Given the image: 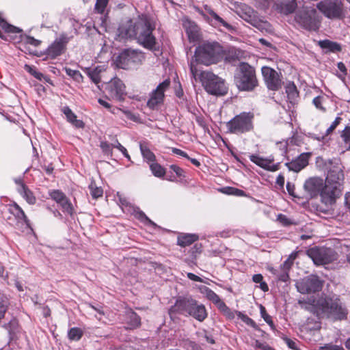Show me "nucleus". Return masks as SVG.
<instances>
[{"mask_svg":"<svg viewBox=\"0 0 350 350\" xmlns=\"http://www.w3.org/2000/svg\"><path fill=\"white\" fill-rule=\"evenodd\" d=\"M302 309L316 314L319 318L327 317L332 320L345 319L347 310L337 297H319L317 299L299 300Z\"/></svg>","mask_w":350,"mask_h":350,"instance_id":"obj_1","label":"nucleus"},{"mask_svg":"<svg viewBox=\"0 0 350 350\" xmlns=\"http://www.w3.org/2000/svg\"><path fill=\"white\" fill-rule=\"evenodd\" d=\"M168 313L172 319L176 314H181L191 317L200 322L204 321L208 316L205 306L191 296L178 297L174 304L170 308Z\"/></svg>","mask_w":350,"mask_h":350,"instance_id":"obj_2","label":"nucleus"},{"mask_svg":"<svg viewBox=\"0 0 350 350\" xmlns=\"http://www.w3.org/2000/svg\"><path fill=\"white\" fill-rule=\"evenodd\" d=\"M343 166L337 160L329 170L323 193L328 196L329 204H332L342 194L344 183Z\"/></svg>","mask_w":350,"mask_h":350,"instance_id":"obj_3","label":"nucleus"},{"mask_svg":"<svg viewBox=\"0 0 350 350\" xmlns=\"http://www.w3.org/2000/svg\"><path fill=\"white\" fill-rule=\"evenodd\" d=\"M195 61L209 66L217 64L223 58L222 46L216 42H204L196 48Z\"/></svg>","mask_w":350,"mask_h":350,"instance_id":"obj_4","label":"nucleus"},{"mask_svg":"<svg viewBox=\"0 0 350 350\" xmlns=\"http://www.w3.org/2000/svg\"><path fill=\"white\" fill-rule=\"evenodd\" d=\"M234 81L240 91L250 92L258 85L254 68L245 62L240 64Z\"/></svg>","mask_w":350,"mask_h":350,"instance_id":"obj_5","label":"nucleus"},{"mask_svg":"<svg viewBox=\"0 0 350 350\" xmlns=\"http://www.w3.org/2000/svg\"><path fill=\"white\" fill-rule=\"evenodd\" d=\"M295 21L305 30L317 31L321 26V17L316 8L305 6L295 13Z\"/></svg>","mask_w":350,"mask_h":350,"instance_id":"obj_6","label":"nucleus"},{"mask_svg":"<svg viewBox=\"0 0 350 350\" xmlns=\"http://www.w3.org/2000/svg\"><path fill=\"white\" fill-rule=\"evenodd\" d=\"M154 29V25L148 17L139 16V24L137 25L134 39L144 48L152 50L156 45V38L152 34Z\"/></svg>","mask_w":350,"mask_h":350,"instance_id":"obj_7","label":"nucleus"},{"mask_svg":"<svg viewBox=\"0 0 350 350\" xmlns=\"http://www.w3.org/2000/svg\"><path fill=\"white\" fill-rule=\"evenodd\" d=\"M317 9L330 20H344L347 14V8L341 0H321L317 4Z\"/></svg>","mask_w":350,"mask_h":350,"instance_id":"obj_8","label":"nucleus"},{"mask_svg":"<svg viewBox=\"0 0 350 350\" xmlns=\"http://www.w3.org/2000/svg\"><path fill=\"white\" fill-rule=\"evenodd\" d=\"M254 118L251 112H242L235 116L226 123L227 132L241 135L252 131L254 129Z\"/></svg>","mask_w":350,"mask_h":350,"instance_id":"obj_9","label":"nucleus"},{"mask_svg":"<svg viewBox=\"0 0 350 350\" xmlns=\"http://www.w3.org/2000/svg\"><path fill=\"white\" fill-rule=\"evenodd\" d=\"M199 79L205 90L215 96H224L227 94L228 88L224 80L209 71H202Z\"/></svg>","mask_w":350,"mask_h":350,"instance_id":"obj_10","label":"nucleus"},{"mask_svg":"<svg viewBox=\"0 0 350 350\" xmlns=\"http://www.w3.org/2000/svg\"><path fill=\"white\" fill-rule=\"evenodd\" d=\"M143 58L142 53L137 50L126 49L116 57V63L120 68L129 69L133 65L141 62Z\"/></svg>","mask_w":350,"mask_h":350,"instance_id":"obj_11","label":"nucleus"},{"mask_svg":"<svg viewBox=\"0 0 350 350\" xmlns=\"http://www.w3.org/2000/svg\"><path fill=\"white\" fill-rule=\"evenodd\" d=\"M323 282L317 275H310L296 282L297 291L302 293H314L322 289Z\"/></svg>","mask_w":350,"mask_h":350,"instance_id":"obj_12","label":"nucleus"},{"mask_svg":"<svg viewBox=\"0 0 350 350\" xmlns=\"http://www.w3.org/2000/svg\"><path fill=\"white\" fill-rule=\"evenodd\" d=\"M309 256L317 265L329 264L337 259V253L332 248H312L308 251Z\"/></svg>","mask_w":350,"mask_h":350,"instance_id":"obj_13","label":"nucleus"},{"mask_svg":"<svg viewBox=\"0 0 350 350\" xmlns=\"http://www.w3.org/2000/svg\"><path fill=\"white\" fill-rule=\"evenodd\" d=\"M139 24V17L131 19L126 18L122 19L118 28V37L120 41L126 39H134L136 36L137 25Z\"/></svg>","mask_w":350,"mask_h":350,"instance_id":"obj_14","label":"nucleus"},{"mask_svg":"<svg viewBox=\"0 0 350 350\" xmlns=\"http://www.w3.org/2000/svg\"><path fill=\"white\" fill-rule=\"evenodd\" d=\"M324 186L325 183L322 178L314 177L308 179L305 182L304 187L311 198L320 194L323 200L327 204L329 203L328 196L323 193Z\"/></svg>","mask_w":350,"mask_h":350,"instance_id":"obj_15","label":"nucleus"},{"mask_svg":"<svg viewBox=\"0 0 350 350\" xmlns=\"http://www.w3.org/2000/svg\"><path fill=\"white\" fill-rule=\"evenodd\" d=\"M170 85V80L165 79L160 83L155 90L150 94V98L147 102V107L150 109H155L157 107L163 103L165 97V92Z\"/></svg>","mask_w":350,"mask_h":350,"instance_id":"obj_16","label":"nucleus"},{"mask_svg":"<svg viewBox=\"0 0 350 350\" xmlns=\"http://www.w3.org/2000/svg\"><path fill=\"white\" fill-rule=\"evenodd\" d=\"M261 71L266 85L269 90L276 91L282 87V82L280 74L276 70L268 66H263Z\"/></svg>","mask_w":350,"mask_h":350,"instance_id":"obj_17","label":"nucleus"},{"mask_svg":"<svg viewBox=\"0 0 350 350\" xmlns=\"http://www.w3.org/2000/svg\"><path fill=\"white\" fill-rule=\"evenodd\" d=\"M239 15L243 20L259 30L265 29L267 25V23L261 19L257 12L250 7L243 8Z\"/></svg>","mask_w":350,"mask_h":350,"instance_id":"obj_18","label":"nucleus"},{"mask_svg":"<svg viewBox=\"0 0 350 350\" xmlns=\"http://www.w3.org/2000/svg\"><path fill=\"white\" fill-rule=\"evenodd\" d=\"M68 42V38L62 34L46 49L44 53L48 58L55 59L65 52Z\"/></svg>","mask_w":350,"mask_h":350,"instance_id":"obj_19","label":"nucleus"},{"mask_svg":"<svg viewBox=\"0 0 350 350\" xmlns=\"http://www.w3.org/2000/svg\"><path fill=\"white\" fill-rule=\"evenodd\" d=\"M106 91L111 98L116 100H122L124 99L125 85L118 78L113 79L107 85Z\"/></svg>","mask_w":350,"mask_h":350,"instance_id":"obj_20","label":"nucleus"},{"mask_svg":"<svg viewBox=\"0 0 350 350\" xmlns=\"http://www.w3.org/2000/svg\"><path fill=\"white\" fill-rule=\"evenodd\" d=\"M204 10L210 15L208 23L214 27H224L230 32L235 30L234 27L226 22L223 18L219 16L212 8L208 5H204Z\"/></svg>","mask_w":350,"mask_h":350,"instance_id":"obj_21","label":"nucleus"},{"mask_svg":"<svg viewBox=\"0 0 350 350\" xmlns=\"http://www.w3.org/2000/svg\"><path fill=\"white\" fill-rule=\"evenodd\" d=\"M273 8L280 14L288 16L295 12L297 8V0H277Z\"/></svg>","mask_w":350,"mask_h":350,"instance_id":"obj_22","label":"nucleus"},{"mask_svg":"<svg viewBox=\"0 0 350 350\" xmlns=\"http://www.w3.org/2000/svg\"><path fill=\"white\" fill-rule=\"evenodd\" d=\"M311 156L310 152H304L299 155L295 159L285 163V165L290 171L299 172L308 165V161Z\"/></svg>","mask_w":350,"mask_h":350,"instance_id":"obj_23","label":"nucleus"},{"mask_svg":"<svg viewBox=\"0 0 350 350\" xmlns=\"http://www.w3.org/2000/svg\"><path fill=\"white\" fill-rule=\"evenodd\" d=\"M250 159L257 165L270 172H275L279 169L280 163L271 165L273 158H262L256 154H252L250 156Z\"/></svg>","mask_w":350,"mask_h":350,"instance_id":"obj_24","label":"nucleus"},{"mask_svg":"<svg viewBox=\"0 0 350 350\" xmlns=\"http://www.w3.org/2000/svg\"><path fill=\"white\" fill-rule=\"evenodd\" d=\"M183 25L189 40H196L198 38L199 27L195 22L186 19L183 21Z\"/></svg>","mask_w":350,"mask_h":350,"instance_id":"obj_25","label":"nucleus"},{"mask_svg":"<svg viewBox=\"0 0 350 350\" xmlns=\"http://www.w3.org/2000/svg\"><path fill=\"white\" fill-rule=\"evenodd\" d=\"M61 111L66 116V120L74 126L81 129L83 128L85 124L81 120H78L77 116L68 106H64L61 109Z\"/></svg>","mask_w":350,"mask_h":350,"instance_id":"obj_26","label":"nucleus"},{"mask_svg":"<svg viewBox=\"0 0 350 350\" xmlns=\"http://www.w3.org/2000/svg\"><path fill=\"white\" fill-rule=\"evenodd\" d=\"M9 211L12 214L16 219L23 221L25 224L29 225V220L25 215L22 208L16 202L10 204Z\"/></svg>","mask_w":350,"mask_h":350,"instance_id":"obj_27","label":"nucleus"},{"mask_svg":"<svg viewBox=\"0 0 350 350\" xmlns=\"http://www.w3.org/2000/svg\"><path fill=\"white\" fill-rule=\"evenodd\" d=\"M18 193L30 205H34L36 203V198L33 191L27 186L22 185Z\"/></svg>","mask_w":350,"mask_h":350,"instance_id":"obj_28","label":"nucleus"},{"mask_svg":"<svg viewBox=\"0 0 350 350\" xmlns=\"http://www.w3.org/2000/svg\"><path fill=\"white\" fill-rule=\"evenodd\" d=\"M319 45L321 49H326V53H336L340 52L342 50L340 44L329 40H320L319 42Z\"/></svg>","mask_w":350,"mask_h":350,"instance_id":"obj_29","label":"nucleus"},{"mask_svg":"<svg viewBox=\"0 0 350 350\" xmlns=\"http://www.w3.org/2000/svg\"><path fill=\"white\" fill-rule=\"evenodd\" d=\"M104 70L103 66H98L95 68H86L85 70V73L90 78V79L96 85L100 81V73Z\"/></svg>","mask_w":350,"mask_h":350,"instance_id":"obj_30","label":"nucleus"},{"mask_svg":"<svg viewBox=\"0 0 350 350\" xmlns=\"http://www.w3.org/2000/svg\"><path fill=\"white\" fill-rule=\"evenodd\" d=\"M198 240V235L196 234H185L178 237V245L186 247L191 245Z\"/></svg>","mask_w":350,"mask_h":350,"instance_id":"obj_31","label":"nucleus"},{"mask_svg":"<svg viewBox=\"0 0 350 350\" xmlns=\"http://www.w3.org/2000/svg\"><path fill=\"white\" fill-rule=\"evenodd\" d=\"M285 88L288 101L291 103H295L299 96V92L295 83L290 82L286 85Z\"/></svg>","mask_w":350,"mask_h":350,"instance_id":"obj_32","label":"nucleus"},{"mask_svg":"<svg viewBox=\"0 0 350 350\" xmlns=\"http://www.w3.org/2000/svg\"><path fill=\"white\" fill-rule=\"evenodd\" d=\"M139 148L143 158L148 162H153L156 160L154 154L150 150L145 142H141Z\"/></svg>","mask_w":350,"mask_h":350,"instance_id":"obj_33","label":"nucleus"},{"mask_svg":"<svg viewBox=\"0 0 350 350\" xmlns=\"http://www.w3.org/2000/svg\"><path fill=\"white\" fill-rule=\"evenodd\" d=\"M150 169L152 174L158 178H163L166 173L165 169L159 163L154 161L150 164Z\"/></svg>","mask_w":350,"mask_h":350,"instance_id":"obj_34","label":"nucleus"},{"mask_svg":"<svg viewBox=\"0 0 350 350\" xmlns=\"http://www.w3.org/2000/svg\"><path fill=\"white\" fill-rule=\"evenodd\" d=\"M170 169L176 174V176H174V175L168 176L166 178V179L169 181L174 182L176 180V177L184 178L185 176V172H184L183 169H182L181 167H180L179 166H178L176 165H171L170 166Z\"/></svg>","mask_w":350,"mask_h":350,"instance_id":"obj_35","label":"nucleus"},{"mask_svg":"<svg viewBox=\"0 0 350 350\" xmlns=\"http://www.w3.org/2000/svg\"><path fill=\"white\" fill-rule=\"evenodd\" d=\"M0 27L7 33H18L22 30L19 28L8 24L4 18L0 15Z\"/></svg>","mask_w":350,"mask_h":350,"instance_id":"obj_36","label":"nucleus"},{"mask_svg":"<svg viewBox=\"0 0 350 350\" xmlns=\"http://www.w3.org/2000/svg\"><path fill=\"white\" fill-rule=\"evenodd\" d=\"M18 325V320L16 317H12L8 323H4L2 327L8 330L9 334L11 336L14 333Z\"/></svg>","mask_w":350,"mask_h":350,"instance_id":"obj_37","label":"nucleus"},{"mask_svg":"<svg viewBox=\"0 0 350 350\" xmlns=\"http://www.w3.org/2000/svg\"><path fill=\"white\" fill-rule=\"evenodd\" d=\"M83 331L79 327H72L68 332V338L71 340L78 341L83 336Z\"/></svg>","mask_w":350,"mask_h":350,"instance_id":"obj_38","label":"nucleus"},{"mask_svg":"<svg viewBox=\"0 0 350 350\" xmlns=\"http://www.w3.org/2000/svg\"><path fill=\"white\" fill-rule=\"evenodd\" d=\"M203 293L206 295V297L213 304H216L220 302L219 297L211 288L204 286Z\"/></svg>","mask_w":350,"mask_h":350,"instance_id":"obj_39","label":"nucleus"},{"mask_svg":"<svg viewBox=\"0 0 350 350\" xmlns=\"http://www.w3.org/2000/svg\"><path fill=\"white\" fill-rule=\"evenodd\" d=\"M252 281L255 283H259V288L263 292H267L269 291V286L267 284L263 281V276L260 273L254 274L252 276Z\"/></svg>","mask_w":350,"mask_h":350,"instance_id":"obj_40","label":"nucleus"},{"mask_svg":"<svg viewBox=\"0 0 350 350\" xmlns=\"http://www.w3.org/2000/svg\"><path fill=\"white\" fill-rule=\"evenodd\" d=\"M109 0H96L94 5V11L98 14H104L109 4Z\"/></svg>","mask_w":350,"mask_h":350,"instance_id":"obj_41","label":"nucleus"},{"mask_svg":"<svg viewBox=\"0 0 350 350\" xmlns=\"http://www.w3.org/2000/svg\"><path fill=\"white\" fill-rule=\"evenodd\" d=\"M240 51L233 49L230 51L225 56V60L230 64H235L239 58Z\"/></svg>","mask_w":350,"mask_h":350,"instance_id":"obj_42","label":"nucleus"},{"mask_svg":"<svg viewBox=\"0 0 350 350\" xmlns=\"http://www.w3.org/2000/svg\"><path fill=\"white\" fill-rule=\"evenodd\" d=\"M63 211L68 213L70 215H72L74 214V208L70 202V200L67 198L65 200L62 201L59 204Z\"/></svg>","mask_w":350,"mask_h":350,"instance_id":"obj_43","label":"nucleus"},{"mask_svg":"<svg viewBox=\"0 0 350 350\" xmlns=\"http://www.w3.org/2000/svg\"><path fill=\"white\" fill-rule=\"evenodd\" d=\"M89 189L90 191V194L93 198L97 199L103 196V191L101 187H97L94 183H91L89 185Z\"/></svg>","mask_w":350,"mask_h":350,"instance_id":"obj_44","label":"nucleus"},{"mask_svg":"<svg viewBox=\"0 0 350 350\" xmlns=\"http://www.w3.org/2000/svg\"><path fill=\"white\" fill-rule=\"evenodd\" d=\"M50 196L57 204H59L67 198L66 196L60 190H53L50 192Z\"/></svg>","mask_w":350,"mask_h":350,"instance_id":"obj_45","label":"nucleus"},{"mask_svg":"<svg viewBox=\"0 0 350 350\" xmlns=\"http://www.w3.org/2000/svg\"><path fill=\"white\" fill-rule=\"evenodd\" d=\"M135 216L141 221L147 224L152 225L153 226H156V224L152 221H151L142 211L139 210V208L135 211Z\"/></svg>","mask_w":350,"mask_h":350,"instance_id":"obj_46","label":"nucleus"},{"mask_svg":"<svg viewBox=\"0 0 350 350\" xmlns=\"http://www.w3.org/2000/svg\"><path fill=\"white\" fill-rule=\"evenodd\" d=\"M25 70L29 72L32 76H33L36 79L42 81V79H44V75L38 72L36 68L33 66H31L29 65H25Z\"/></svg>","mask_w":350,"mask_h":350,"instance_id":"obj_47","label":"nucleus"},{"mask_svg":"<svg viewBox=\"0 0 350 350\" xmlns=\"http://www.w3.org/2000/svg\"><path fill=\"white\" fill-rule=\"evenodd\" d=\"M66 74L74 79L75 81L80 82L83 80V76L79 70H72L71 68H66Z\"/></svg>","mask_w":350,"mask_h":350,"instance_id":"obj_48","label":"nucleus"},{"mask_svg":"<svg viewBox=\"0 0 350 350\" xmlns=\"http://www.w3.org/2000/svg\"><path fill=\"white\" fill-rule=\"evenodd\" d=\"M224 193L229 195H234L237 196H243L245 195V192L243 190L231 187H227L223 189Z\"/></svg>","mask_w":350,"mask_h":350,"instance_id":"obj_49","label":"nucleus"},{"mask_svg":"<svg viewBox=\"0 0 350 350\" xmlns=\"http://www.w3.org/2000/svg\"><path fill=\"white\" fill-rule=\"evenodd\" d=\"M130 324L133 327H137L141 324L140 317L137 313L133 312L129 314Z\"/></svg>","mask_w":350,"mask_h":350,"instance_id":"obj_50","label":"nucleus"},{"mask_svg":"<svg viewBox=\"0 0 350 350\" xmlns=\"http://www.w3.org/2000/svg\"><path fill=\"white\" fill-rule=\"evenodd\" d=\"M277 221L284 226H289L294 224V222L291 219L282 213L278 215Z\"/></svg>","mask_w":350,"mask_h":350,"instance_id":"obj_51","label":"nucleus"},{"mask_svg":"<svg viewBox=\"0 0 350 350\" xmlns=\"http://www.w3.org/2000/svg\"><path fill=\"white\" fill-rule=\"evenodd\" d=\"M260 310L262 318L267 324H269L271 327H273L274 326L273 322L271 319V317L267 314L265 308L260 305Z\"/></svg>","mask_w":350,"mask_h":350,"instance_id":"obj_52","label":"nucleus"},{"mask_svg":"<svg viewBox=\"0 0 350 350\" xmlns=\"http://www.w3.org/2000/svg\"><path fill=\"white\" fill-rule=\"evenodd\" d=\"M324 100V98L321 96H318L314 98L312 100L313 105L316 107L317 109L319 110L325 112L326 109L322 105L323 100Z\"/></svg>","mask_w":350,"mask_h":350,"instance_id":"obj_53","label":"nucleus"},{"mask_svg":"<svg viewBox=\"0 0 350 350\" xmlns=\"http://www.w3.org/2000/svg\"><path fill=\"white\" fill-rule=\"evenodd\" d=\"M238 316L247 325H250L254 328L256 327V324L254 322V321L250 318L247 315L244 314L241 312H239Z\"/></svg>","mask_w":350,"mask_h":350,"instance_id":"obj_54","label":"nucleus"},{"mask_svg":"<svg viewBox=\"0 0 350 350\" xmlns=\"http://www.w3.org/2000/svg\"><path fill=\"white\" fill-rule=\"evenodd\" d=\"M41 41L38 40L37 39H35L33 37L31 36H26L24 40V44H30L34 46H38L40 44Z\"/></svg>","mask_w":350,"mask_h":350,"instance_id":"obj_55","label":"nucleus"},{"mask_svg":"<svg viewBox=\"0 0 350 350\" xmlns=\"http://www.w3.org/2000/svg\"><path fill=\"white\" fill-rule=\"evenodd\" d=\"M342 118L340 117H337L330 125V126L326 131V135H329L340 123Z\"/></svg>","mask_w":350,"mask_h":350,"instance_id":"obj_56","label":"nucleus"},{"mask_svg":"<svg viewBox=\"0 0 350 350\" xmlns=\"http://www.w3.org/2000/svg\"><path fill=\"white\" fill-rule=\"evenodd\" d=\"M114 144H110L107 142H102L100 143V148L103 150V152L106 154L111 153L112 151V147H113Z\"/></svg>","mask_w":350,"mask_h":350,"instance_id":"obj_57","label":"nucleus"},{"mask_svg":"<svg viewBox=\"0 0 350 350\" xmlns=\"http://www.w3.org/2000/svg\"><path fill=\"white\" fill-rule=\"evenodd\" d=\"M113 147L118 149L123 155L126 157L127 159H130V156L126 150V149L121 145L120 143L118 140H116V144H114Z\"/></svg>","mask_w":350,"mask_h":350,"instance_id":"obj_58","label":"nucleus"},{"mask_svg":"<svg viewBox=\"0 0 350 350\" xmlns=\"http://www.w3.org/2000/svg\"><path fill=\"white\" fill-rule=\"evenodd\" d=\"M341 137L345 142H350V126H346L341 133Z\"/></svg>","mask_w":350,"mask_h":350,"instance_id":"obj_59","label":"nucleus"},{"mask_svg":"<svg viewBox=\"0 0 350 350\" xmlns=\"http://www.w3.org/2000/svg\"><path fill=\"white\" fill-rule=\"evenodd\" d=\"M292 260L286 259L281 265L280 269L288 271L292 266Z\"/></svg>","mask_w":350,"mask_h":350,"instance_id":"obj_60","label":"nucleus"},{"mask_svg":"<svg viewBox=\"0 0 350 350\" xmlns=\"http://www.w3.org/2000/svg\"><path fill=\"white\" fill-rule=\"evenodd\" d=\"M172 152L174 154H176L177 155L181 156V157H185L186 159H189V155L187 154V152H185L183 150H182L180 149H178L177 148H172Z\"/></svg>","mask_w":350,"mask_h":350,"instance_id":"obj_61","label":"nucleus"},{"mask_svg":"<svg viewBox=\"0 0 350 350\" xmlns=\"http://www.w3.org/2000/svg\"><path fill=\"white\" fill-rule=\"evenodd\" d=\"M278 278L280 281H288L289 279L288 271L281 270V273L278 275Z\"/></svg>","mask_w":350,"mask_h":350,"instance_id":"obj_62","label":"nucleus"},{"mask_svg":"<svg viewBox=\"0 0 350 350\" xmlns=\"http://www.w3.org/2000/svg\"><path fill=\"white\" fill-rule=\"evenodd\" d=\"M255 346L263 350H274L266 343L260 342L259 340H256Z\"/></svg>","mask_w":350,"mask_h":350,"instance_id":"obj_63","label":"nucleus"},{"mask_svg":"<svg viewBox=\"0 0 350 350\" xmlns=\"http://www.w3.org/2000/svg\"><path fill=\"white\" fill-rule=\"evenodd\" d=\"M321 350H345L343 347L338 345H330L322 347Z\"/></svg>","mask_w":350,"mask_h":350,"instance_id":"obj_64","label":"nucleus"}]
</instances>
